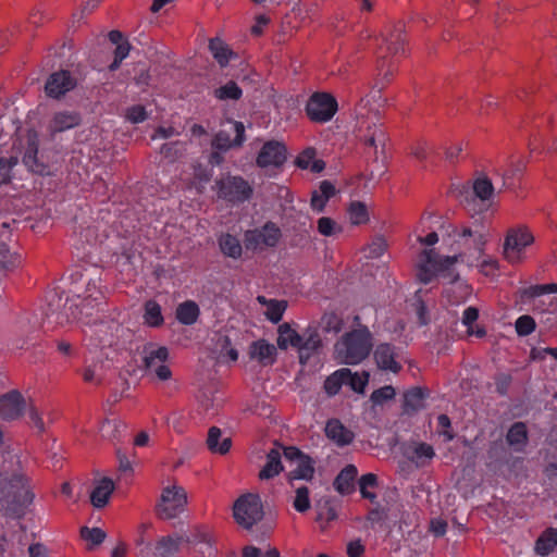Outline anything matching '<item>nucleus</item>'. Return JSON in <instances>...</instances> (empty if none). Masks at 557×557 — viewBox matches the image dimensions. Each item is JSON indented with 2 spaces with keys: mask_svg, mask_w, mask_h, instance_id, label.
<instances>
[{
  "mask_svg": "<svg viewBox=\"0 0 557 557\" xmlns=\"http://www.w3.org/2000/svg\"><path fill=\"white\" fill-rule=\"evenodd\" d=\"M403 23L395 24L385 35L380 38L375 37L376 41V69L379 75L389 81L397 69V64L393 61L395 57H403L406 54L407 35L404 29Z\"/></svg>",
  "mask_w": 557,
  "mask_h": 557,
  "instance_id": "obj_1",
  "label": "nucleus"
},
{
  "mask_svg": "<svg viewBox=\"0 0 557 557\" xmlns=\"http://www.w3.org/2000/svg\"><path fill=\"white\" fill-rule=\"evenodd\" d=\"M360 318L355 317L358 327L346 332L335 344L336 358L345 364H358L367 359L373 348V336L367 325L359 324Z\"/></svg>",
  "mask_w": 557,
  "mask_h": 557,
  "instance_id": "obj_2",
  "label": "nucleus"
},
{
  "mask_svg": "<svg viewBox=\"0 0 557 557\" xmlns=\"http://www.w3.org/2000/svg\"><path fill=\"white\" fill-rule=\"evenodd\" d=\"M85 77L81 65L54 71L46 79L45 94L48 98L61 100L66 94L76 89L85 81Z\"/></svg>",
  "mask_w": 557,
  "mask_h": 557,
  "instance_id": "obj_3",
  "label": "nucleus"
},
{
  "mask_svg": "<svg viewBox=\"0 0 557 557\" xmlns=\"http://www.w3.org/2000/svg\"><path fill=\"white\" fill-rule=\"evenodd\" d=\"M34 493L29 490L28 479L23 474L12 475L10 492L3 499L5 515L11 518H22L25 509L33 503Z\"/></svg>",
  "mask_w": 557,
  "mask_h": 557,
  "instance_id": "obj_4",
  "label": "nucleus"
},
{
  "mask_svg": "<svg viewBox=\"0 0 557 557\" xmlns=\"http://www.w3.org/2000/svg\"><path fill=\"white\" fill-rule=\"evenodd\" d=\"M263 515V506L259 494H244L234 503L233 517L236 523L246 530H250L261 521Z\"/></svg>",
  "mask_w": 557,
  "mask_h": 557,
  "instance_id": "obj_5",
  "label": "nucleus"
},
{
  "mask_svg": "<svg viewBox=\"0 0 557 557\" xmlns=\"http://www.w3.org/2000/svg\"><path fill=\"white\" fill-rule=\"evenodd\" d=\"M214 187L218 189V198L231 203H243L252 197L253 188L240 175L227 174L225 177L215 180Z\"/></svg>",
  "mask_w": 557,
  "mask_h": 557,
  "instance_id": "obj_6",
  "label": "nucleus"
},
{
  "mask_svg": "<svg viewBox=\"0 0 557 557\" xmlns=\"http://www.w3.org/2000/svg\"><path fill=\"white\" fill-rule=\"evenodd\" d=\"M39 134L35 128H28L25 134L24 153L22 162L26 169L39 176L51 175L50 165L44 157H39Z\"/></svg>",
  "mask_w": 557,
  "mask_h": 557,
  "instance_id": "obj_7",
  "label": "nucleus"
},
{
  "mask_svg": "<svg viewBox=\"0 0 557 557\" xmlns=\"http://www.w3.org/2000/svg\"><path fill=\"white\" fill-rule=\"evenodd\" d=\"M338 110L336 98L324 91H317L310 96L305 111L308 119L313 123H325L333 119Z\"/></svg>",
  "mask_w": 557,
  "mask_h": 557,
  "instance_id": "obj_8",
  "label": "nucleus"
},
{
  "mask_svg": "<svg viewBox=\"0 0 557 557\" xmlns=\"http://www.w3.org/2000/svg\"><path fill=\"white\" fill-rule=\"evenodd\" d=\"M187 505V494L178 485L168 486L162 491L161 502L157 505V516L162 520L175 518L184 511Z\"/></svg>",
  "mask_w": 557,
  "mask_h": 557,
  "instance_id": "obj_9",
  "label": "nucleus"
},
{
  "mask_svg": "<svg viewBox=\"0 0 557 557\" xmlns=\"http://www.w3.org/2000/svg\"><path fill=\"white\" fill-rule=\"evenodd\" d=\"M534 242V236L527 226L510 230L504 243V256L511 262L516 263L521 260V253L527 246Z\"/></svg>",
  "mask_w": 557,
  "mask_h": 557,
  "instance_id": "obj_10",
  "label": "nucleus"
},
{
  "mask_svg": "<svg viewBox=\"0 0 557 557\" xmlns=\"http://www.w3.org/2000/svg\"><path fill=\"white\" fill-rule=\"evenodd\" d=\"M324 343L317 325H308L300 338V345L298 346V359L299 363L305 366L313 356H320L323 354Z\"/></svg>",
  "mask_w": 557,
  "mask_h": 557,
  "instance_id": "obj_11",
  "label": "nucleus"
},
{
  "mask_svg": "<svg viewBox=\"0 0 557 557\" xmlns=\"http://www.w3.org/2000/svg\"><path fill=\"white\" fill-rule=\"evenodd\" d=\"M287 160V148L284 143L277 140H268L261 147L256 164L261 168H281Z\"/></svg>",
  "mask_w": 557,
  "mask_h": 557,
  "instance_id": "obj_12",
  "label": "nucleus"
},
{
  "mask_svg": "<svg viewBox=\"0 0 557 557\" xmlns=\"http://www.w3.org/2000/svg\"><path fill=\"white\" fill-rule=\"evenodd\" d=\"M282 237L280 227L274 222H267L262 231H248L245 234L247 248H257L262 245L265 247H275Z\"/></svg>",
  "mask_w": 557,
  "mask_h": 557,
  "instance_id": "obj_13",
  "label": "nucleus"
},
{
  "mask_svg": "<svg viewBox=\"0 0 557 557\" xmlns=\"http://www.w3.org/2000/svg\"><path fill=\"white\" fill-rule=\"evenodd\" d=\"M26 400L18 389L0 395V419L13 421L20 419L25 410Z\"/></svg>",
  "mask_w": 557,
  "mask_h": 557,
  "instance_id": "obj_14",
  "label": "nucleus"
},
{
  "mask_svg": "<svg viewBox=\"0 0 557 557\" xmlns=\"http://www.w3.org/2000/svg\"><path fill=\"white\" fill-rule=\"evenodd\" d=\"M373 358L381 370L396 374L403 370V366L396 360V347L391 343L379 344L373 351Z\"/></svg>",
  "mask_w": 557,
  "mask_h": 557,
  "instance_id": "obj_15",
  "label": "nucleus"
},
{
  "mask_svg": "<svg viewBox=\"0 0 557 557\" xmlns=\"http://www.w3.org/2000/svg\"><path fill=\"white\" fill-rule=\"evenodd\" d=\"M431 389L428 386H412L404 392L403 411L409 416L418 413L425 407V400L430 397Z\"/></svg>",
  "mask_w": 557,
  "mask_h": 557,
  "instance_id": "obj_16",
  "label": "nucleus"
},
{
  "mask_svg": "<svg viewBox=\"0 0 557 557\" xmlns=\"http://www.w3.org/2000/svg\"><path fill=\"white\" fill-rule=\"evenodd\" d=\"M82 124V114L77 111L55 112L48 124V132L51 137L55 134L75 128Z\"/></svg>",
  "mask_w": 557,
  "mask_h": 557,
  "instance_id": "obj_17",
  "label": "nucleus"
},
{
  "mask_svg": "<svg viewBox=\"0 0 557 557\" xmlns=\"http://www.w3.org/2000/svg\"><path fill=\"white\" fill-rule=\"evenodd\" d=\"M422 256L425 257V263H430L436 272L445 273L444 275L450 278V283L459 278L458 273L450 271V267L458 261V256L441 257L435 249H424Z\"/></svg>",
  "mask_w": 557,
  "mask_h": 557,
  "instance_id": "obj_18",
  "label": "nucleus"
},
{
  "mask_svg": "<svg viewBox=\"0 0 557 557\" xmlns=\"http://www.w3.org/2000/svg\"><path fill=\"white\" fill-rule=\"evenodd\" d=\"M234 128L236 136L233 140L231 139L230 135L226 132H218L211 140L212 149L227 151L231 148L242 147L244 141L246 140L245 125L243 124V122L235 121Z\"/></svg>",
  "mask_w": 557,
  "mask_h": 557,
  "instance_id": "obj_19",
  "label": "nucleus"
},
{
  "mask_svg": "<svg viewBox=\"0 0 557 557\" xmlns=\"http://www.w3.org/2000/svg\"><path fill=\"white\" fill-rule=\"evenodd\" d=\"M248 356L251 360H257L261 366H272L276 361L277 349L273 344L260 338L250 343Z\"/></svg>",
  "mask_w": 557,
  "mask_h": 557,
  "instance_id": "obj_20",
  "label": "nucleus"
},
{
  "mask_svg": "<svg viewBox=\"0 0 557 557\" xmlns=\"http://www.w3.org/2000/svg\"><path fill=\"white\" fill-rule=\"evenodd\" d=\"M358 470L355 465H347L336 475L333 486L341 495H350L356 490Z\"/></svg>",
  "mask_w": 557,
  "mask_h": 557,
  "instance_id": "obj_21",
  "label": "nucleus"
},
{
  "mask_svg": "<svg viewBox=\"0 0 557 557\" xmlns=\"http://www.w3.org/2000/svg\"><path fill=\"white\" fill-rule=\"evenodd\" d=\"M325 435L339 446H346L352 443L354 432L347 429L338 419H330L325 425Z\"/></svg>",
  "mask_w": 557,
  "mask_h": 557,
  "instance_id": "obj_22",
  "label": "nucleus"
},
{
  "mask_svg": "<svg viewBox=\"0 0 557 557\" xmlns=\"http://www.w3.org/2000/svg\"><path fill=\"white\" fill-rule=\"evenodd\" d=\"M506 441L515 451H522L529 442V431L525 422H515L506 434Z\"/></svg>",
  "mask_w": 557,
  "mask_h": 557,
  "instance_id": "obj_23",
  "label": "nucleus"
},
{
  "mask_svg": "<svg viewBox=\"0 0 557 557\" xmlns=\"http://www.w3.org/2000/svg\"><path fill=\"white\" fill-rule=\"evenodd\" d=\"M208 48L221 67H225L232 58L237 57V53L219 37L211 38Z\"/></svg>",
  "mask_w": 557,
  "mask_h": 557,
  "instance_id": "obj_24",
  "label": "nucleus"
},
{
  "mask_svg": "<svg viewBox=\"0 0 557 557\" xmlns=\"http://www.w3.org/2000/svg\"><path fill=\"white\" fill-rule=\"evenodd\" d=\"M557 547V528H546L535 541L534 550L540 556H548Z\"/></svg>",
  "mask_w": 557,
  "mask_h": 557,
  "instance_id": "obj_25",
  "label": "nucleus"
},
{
  "mask_svg": "<svg viewBox=\"0 0 557 557\" xmlns=\"http://www.w3.org/2000/svg\"><path fill=\"white\" fill-rule=\"evenodd\" d=\"M344 385L349 386L357 394H364L370 380L368 371L351 372L349 368H342Z\"/></svg>",
  "mask_w": 557,
  "mask_h": 557,
  "instance_id": "obj_26",
  "label": "nucleus"
},
{
  "mask_svg": "<svg viewBox=\"0 0 557 557\" xmlns=\"http://www.w3.org/2000/svg\"><path fill=\"white\" fill-rule=\"evenodd\" d=\"M277 333L278 336L276 339V344L280 349L286 350L288 346L298 349V346L300 345L301 334H299L295 329H293L289 323L284 322L283 324H280Z\"/></svg>",
  "mask_w": 557,
  "mask_h": 557,
  "instance_id": "obj_27",
  "label": "nucleus"
},
{
  "mask_svg": "<svg viewBox=\"0 0 557 557\" xmlns=\"http://www.w3.org/2000/svg\"><path fill=\"white\" fill-rule=\"evenodd\" d=\"M114 491V483L109 478H103L90 493V502L96 508H103Z\"/></svg>",
  "mask_w": 557,
  "mask_h": 557,
  "instance_id": "obj_28",
  "label": "nucleus"
},
{
  "mask_svg": "<svg viewBox=\"0 0 557 557\" xmlns=\"http://www.w3.org/2000/svg\"><path fill=\"white\" fill-rule=\"evenodd\" d=\"M283 471L281 453L277 448H272L267 455V462L259 472L260 480H269Z\"/></svg>",
  "mask_w": 557,
  "mask_h": 557,
  "instance_id": "obj_29",
  "label": "nucleus"
},
{
  "mask_svg": "<svg viewBox=\"0 0 557 557\" xmlns=\"http://www.w3.org/2000/svg\"><path fill=\"white\" fill-rule=\"evenodd\" d=\"M200 314L199 306L193 300H186L180 304L176 308V319L184 325L194 324Z\"/></svg>",
  "mask_w": 557,
  "mask_h": 557,
  "instance_id": "obj_30",
  "label": "nucleus"
},
{
  "mask_svg": "<svg viewBox=\"0 0 557 557\" xmlns=\"http://www.w3.org/2000/svg\"><path fill=\"white\" fill-rule=\"evenodd\" d=\"M221 435L222 432L218 426H211L208 431L207 445L211 453L225 455L231 449L232 440L231 437H225L221 444H219Z\"/></svg>",
  "mask_w": 557,
  "mask_h": 557,
  "instance_id": "obj_31",
  "label": "nucleus"
},
{
  "mask_svg": "<svg viewBox=\"0 0 557 557\" xmlns=\"http://www.w3.org/2000/svg\"><path fill=\"white\" fill-rule=\"evenodd\" d=\"M557 293V283H548V284H535L525 288H520L517 292L519 299L521 302H525L527 300L533 299L535 297H540L545 294H556Z\"/></svg>",
  "mask_w": 557,
  "mask_h": 557,
  "instance_id": "obj_32",
  "label": "nucleus"
},
{
  "mask_svg": "<svg viewBox=\"0 0 557 557\" xmlns=\"http://www.w3.org/2000/svg\"><path fill=\"white\" fill-rule=\"evenodd\" d=\"M313 475L314 461L309 455H306L300 460H298L297 468L287 474V479L289 482H293V480L310 481L313 479Z\"/></svg>",
  "mask_w": 557,
  "mask_h": 557,
  "instance_id": "obj_33",
  "label": "nucleus"
},
{
  "mask_svg": "<svg viewBox=\"0 0 557 557\" xmlns=\"http://www.w3.org/2000/svg\"><path fill=\"white\" fill-rule=\"evenodd\" d=\"M319 325L323 333L338 334L344 329L345 322L341 314L335 311H325L321 318Z\"/></svg>",
  "mask_w": 557,
  "mask_h": 557,
  "instance_id": "obj_34",
  "label": "nucleus"
},
{
  "mask_svg": "<svg viewBox=\"0 0 557 557\" xmlns=\"http://www.w3.org/2000/svg\"><path fill=\"white\" fill-rule=\"evenodd\" d=\"M145 323L151 327H160L164 323L161 306L153 299H149L144 305Z\"/></svg>",
  "mask_w": 557,
  "mask_h": 557,
  "instance_id": "obj_35",
  "label": "nucleus"
},
{
  "mask_svg": "<svg viewBox=\"0 0 557 557\" xmlns=\"http://www.w3.org/2000/svg\"><path fill=\"white\" fill-rule=\"evenodd\" d=\"M193 169V184L198 194H203L205 185L209 183L213 176L212 169H209L200 162L191 164Z\"/></svg>",
  "mask_w": 557,
  "mask_h": 557,
  "instance_id": "obj_36",
  "label": "nucleus"
},
{
  "mask_svg": "<svg viewBox=\"0 0 557 557\" xmlns=\"http://www.w3.org/2000/svg\"><path fill=\"white\" fill-rule=\"evenodd\" d=\"M359 483V491L361 494V497L364 499H368L371 504L376 503V494L370 488H376L379 486V479L377 475L374 473H367L361 475V478L358 481Z\"/></svg>",
  "mask_w": 557,
  "mask_h": 557,
  "instance_id": "obj_37",
  "label": "nucleus"
},
{
  "mask_svg": "<svg viewBox=\"0 0 557 557\" xmlns=\"http://www.w3.org/2000/svg\"><path fill=\"white\" fill-rule=\"evenodd\" d=\"M221 251L231 258L237 259L242 256V245L236 236L224 234L219 238Z\"/></svg>",
  "mask_w": 557,
  "mask_h": 557,
  "instance_id": "obj_38",
  "label": "nucleus"
},
{
  "mask_svg": "<svg viewBox=\"0 0 557 557\" xmlns=\"http://www.w3.org/2000/svg\"><path fill=\"white\" fill-rule=\"evenodd\" d=\"M213 95L219 100L237 101L243 96V89L234 81H228L225 85L215 88Z\"/></svg>",
  "mask_w": 557,
  "mask_h": 557,
  "instance_id": "obj_39",
  "label": "nucleus"
},
{
  "mask_svg": "<svg viewBox=\"0 0 557 557\" xmlns=\"http://www.w3.org/2000/svg\"><path fill=\"white\" fill-rule=\"evenodd\" d=\"M434 456L435 451L432 445L422 442L416 445L411 460L418 467H424L434 458Z\"/></svg>",
  "mask_w": 557,
  "mask_h": 557,
  "instance_id": "obj_40",
  "label": "nucleus"
},
{
  "mask_svg": "<svg viewBox=\"0 0 557 557\" xmlns=\"http://www.w3.org/2000/svg\"><path fill=\"white\" fill-rule=\"evenodd\" d=\"M348 213L354 225L367 224L369 222L368 208L361 201H351L348 207Z\"/></svg>",
  "mask_w": 557,
  "mask_h": 557,
  "instance_id": "obj_41",
  "label": "nucleus"
},
{
  "mask_svg": "<svg viewBox=\"0 0 557 557\" xmlns=\"http://www.w3.org/2000/svg\"><path fill=\"white\" fill-rule=\"evenodd\" d=\"M21 264V256L10 252L7 244L0 242V267L3 270L12 271Z\"/></svg>",
  "mask_w": 557,
  "mask_h": 557,
  "instance_id": "obj_42",
  "label": "nucleus"
},
{
  "mask_svg": "<svg viewBox=\"0 0 557 557\" xmlns=\"http://www.w3.org/2000/svg\"><path fill=\"white\" fill-rule=\"evenodd\" d=\"M455 233L460 237H467V238L474 237L473 249L476 250L480 255H482L484 252L485 245H486L487 240L483 233L479 232L478 230H472L470 226H465V225L461 226L459 232L456 228Z\"/></svg>",
  "mask_w": 557,
  "mask_h": 557,
  "instance_id": "obj_43",
  "label": "nucleus"
},
{
  "mask_svg": "<svg viewBox=\"0 0 557 557\" xmlns=\"http://www.w3.org/2000/svg\"><path fill=\"white\" fill-rule=\"evenodd\" d=\"M363 145L369 148L376 149L377 143L384 145L386 141V134L382 126L374 125L368 128V133L362 137Z\"/></svg>",
  "mask_w": 557,
  "mask_h": 557,
  "instance_id": "obj_44",
  "label": "nucleus"
},
{
  "mask_svg": "<svg viewBox=\"0 0 557 557\" xmlns=\"http://www.w3.org/2000/svg\"><path fill=\"white\" fill-rule=\"evenodd\" d=\"M287 308L286 300L270 299L265 312L267 319L272 323H278Z\"/></svg>",
  "mask_w": 557,
  "mask_h": 557,
  "instance_id": "obj_45",
  "label": "nucleus"
},
{
  "mask_svg": "<svg viewBox=\"0 0 557 557\" xmlns=\"http://www.w3.org/2000/svg\"><path fill=\"white\" fill-rule=\"evenodd\" d=\"M344 382L345 381H343L342 369H338L329 376H326V379L324 380V392L330 397L335 396L339 393L342 386L344 385Z\"/></svg>",
  "mask_w": 557,
  "mask_h": 557,
  "instance_id": "obj_46",
  "label": "nucleus"
},
{
  "mask_svg": "<svg viewBox=\"0 0 557 557\" xmlns=\"http://www.w3.org/2000/svg\"><path fill=\"white\" fill-rule=\"evenodd\" d=\"M473 193L481 200H488L494 193L491 180L487 176L476 178L473 183Z\"/></svg>",
  "mask_w": 557,
  "mask_h": 557,
  "instance_id": "obj_47",
  "label": "nucleus"
},
{
  "mask_svg": "<svg viewBox=\"0 0 557 557\" xmlns=\"http://www.w3.org/2000/svg\"><path fill=\"white\" fill-rule=\"evenodd\" d=\"M186 544H199V543H206L211 544L212 535L209 531V529L205 525H196L190 531L189 536H184Z\"/></svg>",
  "mask_w": 557,
  "mask_h": 557,
  "instance_id": "obj_48",
  "label": "nucleus"
},
{
  "mask_svg": "<svg viewBox=\"0 0 557 557\" xmlns=\"http://www.w3.org/2000/svg\"><path fill=\"white\" fill-rule=\"evenodd\" d=\"M522 170L520 168H510L503 174V187L515 191L521 183Z\"/></svg>",
  "mask_w": 557,
  "mask_h": 557,
  "instance_id": "obj_49",
  "label": "nucleus"
},
{
  "mask_svg": "<svg viewBox=\"0 0 557 557\" xmlns=\"http://www.w3.org/2000/svg\"><path fill=\"white\" fill-rule=\"evenodd\" d=\"M515 329L518 336L524 337L535 331L536 322L533 317L523 314L516 320Z\"/></svg>",
  "mask_w": 557,
  "mask_h": 557,
  "instance_id": "obj_50",
  "label": "nucleus"
},
{
  "mask_svg": "<svg viewBox=\"0 0 557 557\" xmlns=\"http://www.w3.org/2000/svg\"><path fill=\"white\" fill-rule=\"evenodd\" d=\"M180 146H182L180 140L165 143L160 147V154L170 163H174L183 156Z\"/></svg>",
  "mask_w": 557,
  "mask_h": 557,
  "instance_id": "obj_51",
  "label": "nucleus"
},
{
  "mask_svg": "<svg viewBox=\"0 0 557 557\" xmlns=\"http://www.w3.org/2000/svg\"><path fill=\"white\" fill-rule=\"evenodd\" d=\"M182 543H185V537L183 535H176L175 537L171 535L162 536L157 542V549L164 548L168 554L176 553L180 550Z\"/></svg>",
  "mask_w": 557,
  "mask_h": 557,
  "instance_id": "obj_52",
  "label": "nucleus"
},
{
  "mask_svg": "<svg viewBox=\"0 0 557 557\" xmlns=\"http://www.w3.org/2000/svg\"><path fill=\"white\" fill-rule=\"evenodd\" d=\"M437 433L444 436L446 442L453 441L456 436L451 420L446 413H441L437 417Z\"/></svg>",
  "mask_w": 557,
  "mask_h": 557,
  "instance_id": "obj_53",
  "label": "nucleus"
},
{
  "mask_svg": "<svg viewBox=\"0 0 557 557\" xmlns=\"http://www.w3.org/2000/svg\"><path fill=\"white\" fill-rule=\"evenodd\" d=\"M168 358H169L168 348L164 346H161L157 349L149 351V354L144 357V368L146 370H150L153 367L154 361L157 359L161 362H164L168 360Z\"/></svg>",
  "mask_w": 557,
  "mask_h": 557,
  "instance_id": "obj_54",
  "label": "nucleus"
},
{
  "mask_svg": "<svg viewBox=\"0 0 557 557\" xmlns=\"http://www.w3.org/2000/svg\"><path fill=\"white\" fill-rule=\"evenodd\" d=\"M309 488L307 486H300L296 490V496L294 499V508L298 512H306L310 508Z\"/></svg>",
  "mask_w": 557,
  "mask_h": 557,
  "instance_id": "obj_55",
  "label": "nucleus"
},
{
  "mask_svg": "<svg viewBox=\"0 0 557 557\" xmlns=\"http://www.w3.org/2000/svg\"><path fill=\"white\" fill-rule=\"evenodd\" d=\"M395 395V388L392 385H385L374 389L370 396V400L374 405H382L384 401L393 399Z\"/></svg>",
  "mask_w": 557,
  "mask_h": 557,
  "instance_id": "obj_56",
  "label": "nucleus"
},
{
  "mask_svg": "<svg viewBox=\"0 0 557 557\" xmlns=\"http://www.w3.org/2000/svg\"><path fill=\"white\" fill-rule=\"evenodd\" d=\"M81 536L82 539L91 542L94 545H99L104 541L107 534L100 528L90 529L88 527H83L81 529Z\"/></svg>",
  "mask_w": 557,
  "mask_h": 557,
  "instance_id": "obj_57",
  "label": "nucleus"
},
{
  "mask_svg": "<svg viewBox=\"0 0 557 557\" xmlns=\"http://www.w3.org/2000/svg\"><path fill=\"white\" fill-rule=\"evenodd\" d=\"M17 157L0 158V185L8 184L11 181V169L17 164Z\"/></svg>",
  "mask_w": 557,
  "mask_h": 557,
  "instance_id": "obj_58",
  "label": "nucleus"
},
{
  "mask_svg": "<svg viewBox=\"0 0 557 557\" xmlns=\"http://www.w3.org/2000/svg\"><path fill=\"white\" fill-rule=\"evenodd\" d=\"M494 383L496 386V393L500 396H505L508 394V391L512 383V376L509 373H497L494 376Z\"/></svg>",
  "mask_w": 557,
  "mask_h": 557,
  "instance_id": "obj_59",
  "label": "nucleus"
},
{
  "mask_svg": "<svg viewBox=\"0 0 557 557\" xmlns=\"http://www.w3.org/2000/svg\"><path fill=\"white\" fill-rule=\"evenodd\" d=\"M28 424L37 430L38 434H44L46 432L45 422L38 411V409L30 403L28 410Z\"/></svg>",
  "mask_w": 557,
  "mask_h": 557,
  "instance_id": "obj_60",
  "label": "nucleus"
},
{
  "mask_svg": "<svg viewBox=\"0 0 557 557\" xmlns=\"http://www.w3.org/2000/svg\"><path fill=\"white\" fill-rule=\"evenodd\" d=\"M435 272L430 263H425V257L421 255V263L418 267L417 273L419 281L423 284H429L434 278Z\"/></svg>",
  "mask_w": 557,
  "mask_h": 557,
  "instance_id": "obj_61",
  "label": "nucleus"
},
{
  "mask_svg": "<svg viewBox=\"0 0 557 557\" xmlns=\"http://www.w3.org/2000/svg\"><path fill=\"white\" fill-rule=\"evenodd\" d=\"M317 151L313 147H308L302 150L295 160L297 168L301 170L309 169L311 161L315 158Z\"/></svg>",
  "mask_w": 557,
  "mask_h": 557,
  "instance_id": "obj_62",
  "label": "nucleus"
},
{
  "mask_svg": "<svg viewBox=\"0 0 557 557\" xmlns=\"http://www.w3.org/2000/svg\"><path fill=\"white\" fill-rule=\"evenodd\" d=\"M125 116L128 121L136 124L144 122L148 117V114L144 106L135 104L127 109Z\"/></svg>",
  "mask_w": 557,
  "mask_h": 557,
  "instance_id": "obj_63",
  "label": "nucleus"
},
{
  "mask_svg": "<svg viewBox=\"0 0 557 557\" xmlns=\"http://www.w3.org/2000/svg\"><path fill=\"white\" fill-rule=\"evenodd\" d=\"M337 224L329 216H322L318 220V232L324 236H332L336 233Z\"/></svg>",
  "mask_w": 557,
  "mask_h": 557,
  "instance_id": "obj_64",
  "label": "nucleus"
}]
</instances>
